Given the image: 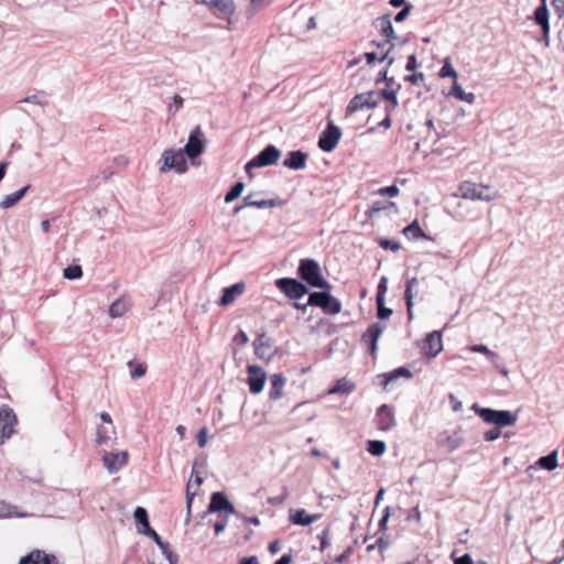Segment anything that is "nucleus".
<instances>
[{"mask_svg":"<svg viewBox=\"0 0 564 564\" xmlns=\"http://www.w3.org/2000/svg\"><path fill=\"white\" fill-rule=\"evenodd\" d=\"M158 547L170 564H176L178 562V555L172 551L169 542L163 541L162 543H159Z\"/></svg>","mask_w":564,"mask_h":564,"instance_id":"58836bf2","label":"nucleus"},{"mask_svg":"<svg viewBox=\"0 0 564 564\" xmlns=\"http://www.w3.org/2000/svg\"><path fill=\"white\" fill-rule=\"evenodd\" d=\"M387 284H388L387 276H382L380 279V282H379V285H378V291H377V296H376V301L377 302L384 301V296H386V293H387V290H388Z\"/></svg>","mask_w":564,"mask_h":564,"instance_id":"864d4df0","label":"nucleus"},{"mask_svg":"<svg viewBox=\"0 0 564 564\" xmlns=\"http://www.w3.org/2000/svg\"><path fill=\"white\" fill-rule=\"evenodd\" d=\"M403 234L412 239L427 238L424 231L421 229L419 221L414 220L412 224L403 229Z\"/></svg>","mask_w":564,"mask_h":564,"instance_id":"c9c22d12","label":"nucleus"},{"mask_svg":"<svg viewBox=\"0 0 564 564\" xmlns=\"http://www.w3.org/2000/svg\"><path fill=\"white\" fill-rule=\"evenodd\" d=\"M380 195L397 196L399 194V187L395 185L382 187L378 191Z\"/></svg>","mask_w":564,"mask_h":564,"instance_id":"69168bd1","label":"nucleus"},{"mask_svg":"<svg viewBox=\"0 0 564 564\" xmlns=\"http://www.w3.org/2000/svg\"><path fill=\"white\" fill-rule=\"evenodd\" d=\"M129 308V305L123 300L115 301L109 307V315L111 317H121Z\"/></svg>","mask_w":564,"mask_h":564,"instance_id":"4c0bfd02","label":"nucleus"},{"mask_svg":"<svg viewBox=\"0 0 564 564\" xmlns=\"http://www.w3.org/2000/svg\"><path fill=\"white\" fill-rule=\"evenodd\" d=\"M378 318L386 319L392 314V310L384 306V301L377 302Z\"/></svg>","mask_w":564,"mask_h":564,"instance_id":"13d9d810","label":"nucleus"},{"mask_svg":"<svg viewBox=\"0 0 564 564\" xmlns=\"http://www.w3.org/2000/svg\"><path fill=\"white\" fill-rule=\"evenodd\" d=\"M299 274L308 285L313 288L329 290L332 286L322 276L321 265L314 259H303L299 265Z\"/></svg>","mask_w":564,"mask_h":564,"instance_id":"f257e3e1","label":"nucleus"},{"mask_svg":"<svg viewBox=\"0 0 564 564\" xmlns=\"http://www.w3.org/2000/svg\"><path fill=\"white\" fill-rule=\"evenodd\" d=\"M307 154L301 150L291 151L283 161V165L291 170H303L306 166Z\"/></svg>","mask_w":564,"mask_h":564,"instance_id":"6ab92c4d","label":"nucleus"},{"mask_svg":"<svg viewBox=\"0 0 564 564\" xmlns=\"http://www.w3.org/2000/svg\"><path fill=\"white\" fill-rule=\"evenodd\" d=\"M386 329V325L381 323L371 324L362 335V340L370 346V351L375 355L377 343Z\"/></svg>","mask_w":564,"mask_h":564,"instance_id":"f3484780","label":"nucleus"},{"mask_svg":"<svg viewBox=\"0 0 564 564\" xmlns=\"http://www.w3.org/2000/svg\"><path fill=\"white\" fill-rule=\"evenodd\" d=\"M128 462V452H109L102 456L104 467L109 474L118 473Z\"/></svg>","mask_w":564,"mask_h":564,"instance_id":"f8f14e48","label":"nucleus"},{"mask_svg":"<svg viewBox=\"0 0 564 564\" xmlns=\"http://www.w3.org/2000/svg\"><path fill=\"white\" fill-rule=\"evenodd\" d=\"M464 442V437L462 435L460 430L455 431L453 434L447 435L437 441V445L440 447H446L448 452H454L458 449Z\"/></svg>","mask_w":564,"mask_h":564,"instance_id":"b1692460","label":"nucleus"},{"mask_svg":"<svg viewBox=\"0 0 564 564\" xmlns=\"http://www.w3.org/2000/svg\"><path fill=\"white\" fill-rule=\"evenodd\" d=\"M440 77H442V78L452 77V78H454V80L457 79V72L452 66L449 57L444 58L443 66L440 70Z\"/></svg>","mask_w":564,"mask_h":564,"instance_id":"79ce46f5","label":"nucleus"},{"mask_svg":"<svg viewBox=\"0 0 564 564\" xmlns=\"http://www.w3.org/2000/svg\"><path fill=\"white\" fill-rule=\"evenodd\" d=\"M449 96H453L460 101L468 102L473 105L476 100V96L473 93H465V90L462 88V86L457 83V80H454L453 87L448 94Z\"/></svg>","mask_w":564,"mask_h":564,"instance_id":"7c9ffc66","label":"nucleus"},{"mask_svg":"<svg viewBox=\"0 0 564 564\" xmlns=\"http://www.w3.org/2000/svg\"><path fill=\"white\" fill-rule=\"evenodd\" d=\"M380 101V94L377 90L356 95L346 108L347 115L354 113L366 108H373Z\"/></svg>","mask_w":564,"mask_h":564,"instance_id":"39448f33","label":"nucleus"},{"mask_svg":"<svg viewBox=\"0 0 564 564\" xmlns=\"http://www.w3.org/2000/svg\"><path fill=\"white\" fill-rule=\"evenodd\" d=\"M83 275V269L78 264L68 265L63 270V276L67 280H77Z\"/></svg>","mask_w":564,"mask_h":564,"instance_id":"37998d69","label":"nucleus"},{"mask_svg":"<svg viewBox=\"0 0 564 564\" xmlns=\"http://www.w3.org/2000/svg\"><path fill=\"white\" fill-rule=\"evenodd\" d=\"M133 517L138 525V532L141 534L145 531V528H152L149 521V513L145 508L137 507L133 511Z\"/></svg>","mask_w":564,"mask_h":564,"instance_id":"2f4dec72","label":"nucleus"},{"mask_svg":"<svg viewBox=\"0 0 564 564\" xmlns=\"http://www.w3.org/2000/svg\"><path fill=\"white\" fill-rule=\"evenodd\" d=\"M116 441L117 436L115 431L109 433L105 425H98L96 432V444L98 446L113 447Z\"/></svg>","mask_w":564,"mask_h":564,"instance_id":"bb28decb","label":"nucleus"},{"mask_svg":"<svg viewBox=\"0 0 564 564\" xmlns=\"http://www.w3.org/2000/svg\"><path fill=\"white\" fill-rule=\"evenodd\" d=\"M321 518V514H310L305 509H290L289 520L301 527H307Z\"/></svg>","mask_w":564,"mask_h":564,"instance_id":"a211bd4d","label":"nucleus"},{"mask_svg":"<svg viewBox=\"0 0 564 564\" xmlns=\"http://www.w3.org/2000/svg\"><path fill=\"white\" fill-rule=\"evenodd\" d=\"M352 553V547L351 546H347L341 554H339L338 556L335 557L334 562L336 564H341L344 563L345 561H347L349 558V556L351 555Z\"/></svg>","mask_w":564,"mask_h":564,"instance_id":"0e129e2a","label":"nucleus"},{"mask_svg":"<svg viewBox=\"0 0 564 564\" xmlns=\"http://www.w3.org/2000/svg\"><path fill=\"white\" fill-rule=\"evenodd\" d=\"M259 193H250L243 198V206L256 208H274L282 205L279 199H256Z\"/></svg>","mask_w":564,"mask_h":564,"instance_id":"4be33fe9","label":"nucleus"},{"mask_svg":"<svg viewBox=\"0 0 564 564\" xmlns=\"http://www.w3.org/2000/svg\"><path fill=\"white\" fill-rule=\"evenodd\" d=\"M29 188L30 185H26L14 193L3 196L2 200L0 202V208L7 209L18 204L24 197Z\"/></svg>","mask_w":564,"mask_h":564,"instance_id":"c85d7f7f","label":"nucleus"},{"mask_svg":"<svg viewBox=\"0 0 564 564\" xmlns=\"http://www.w3.org/2000/svg\"><path fill=\"white\" fill-rule=\"evenodd\" d=\"M473 558L470 554L465 553L459 557L454 558V564H473Z\"/></svg>","mask_w":564,"mask_h":564,"instance_id":"774afa93","label":"nucleus"},{"mask_svg":"<svg viewBox=\"0 0 564 564\" xmlns=\"http://www.w3.org/2000/svg\"><path fill=\"white\" fill-rule=\"evenodd\" d=\"M182 150L191 160L196 159L204 152L205 142L203 140V132L199 127H196L191 131L188 140Z\"/></svg>","mask_w":564,"mask_h":564,"instance_id":"9d476101","label":"nucleus"},{"mask_svg":"<svg viewBox=\"0 0 564 564\" xmlns=\"http://www.w3.org/2000/svg\"><path fill=\"white\" fill-rule=\"evenodd\" d=\"M269 397L272 400H278L283 395V389L286 383V378L281 373H274L271 376Z\"/></svg>","mask_w":564,"mask_h":564,"instance_id":"393cba45","label":"nucleus"},{"mask_svg":"<svg viewBox=\"0 0 564 564\" xmlns=\"http://www.w3.org/2000/svg\"><path fill=\"white\" fill-rule=\"evenodd\" d=\"M470 351L473 352H479V354H484L485 356H487L489 359H491L492 361L495 359H498V354L494 352L492 350H490L486 345H482V344H479V345H473L470 347Z\"/></svg>","mask_w":564,"mask_h":564,"instance_id":"de8ad7c7","label":"nucleus"},{"mask_svg":"<svg viewBox=\"0 0 564 564\" xmlns=\"http://www.w3.org/2000/svg\"><path fill=\"white\" fill-rule=\"evenodd\" d=\"M389 517H390V507H386L383 509V514L378 522V527H379L380 531H386L388 529L387 524H388Z\"/></svg>","mask_w":564,"mask_h":564,"instance_id":"e2e57ef3","label":"nucleus"},{"mask_svg":"<svg viewBox=\"0 0 564 564\" xmlns=\"http://www.w3.org/2000/svg\"><path fill=\"white\" fill-rule=\"evenodd\" d=\"M376 26L379 28L380 33L387 39L383 44H378V47H382L386 43H390L397 39L395 31L390 20L389 14H384L377 19Z\"/></svg>","mask_w":564,"mask_h":564,"instance_id":"aec40b11","label":"nucleus"},{"mask_svg":"<svg viewBox=\"0 0 564 564\" xmlns=\"http://www.w3.org/2000/svg\"><path fill=\"white\" fill-rule=\"evenodd\" d=\"M175 165L174 149L164 150L160 160V172L165 173L170 170H174Z\"/></svg>","mask_w":564,"mask_h":564,"instance_id":"72a5a7b5","label":"nucleus"},{"mask_svg":"<svg viewBox=\"0 0 564 564\" xmlns=\"http://www.w3.org/2000/svg\"><path fill=\"white\" fill-rule=\"evenodd\" d=\"M443 350L442 333L433 330L424 339L423 351L427 357L435 358Z\"/></svg>","mask_w":564,"mask_h":564,"instance_id":"2eb2a0df","label":"nucleus"},{"mask_svg":"<svg viewBox=\"0 0 564 564\" xmlns=\"http://www.w3.org/2000/svg\"><path fill=\"white\" fill-rule=\"evenodd\" d=\"M19 564H58V560L54 554L46 553L43 550H33L22 556Z\"/></svg>","mask_w":564,"mask_h":564,"instance_id":"4468645a","label":"nucleus"},{"mask_svg":"<svg viewBox=\"0 0 564 564\" xmlns=\"http://www.w3.org/2000/svg\"><path fill=\"white\" fill-rule=\"evenodd\" d=\"M245 184L242 182H237L229 192L225 195V202L231 203L237 199L243 192Z\"/></svg>","mask_w":564,"mask_h":564,"instance_id":"c03bdc74","label":"nucleus"},{"mask_svg":"<svg viewBox=\"0 0 564 564\" xmlns=\"http://www.w3.org/2000/svg\"><path fill=\"white\" fill-rule=\"evenodd\" d=\"M534 20H535V23L542 28V31L545 34L550 33L549 10H547V6H546V0H541V6H539L535 9Z\"/></svg>","mask_w":564,"mask_h":564,"instance_id":"a878e982","label":"nucleus"},{"mask_svg":"<svg viewBox=\"0 0 564 564\" xmlns=\"http://www.w3.org/2000/svg\"><path fill=\"white\" fill-rule=\"evenodd\" d=\"M536 465L540 468L545 469L547 471L554 470L557 467V465H558V463H557V449L552 451L547 455L541 456L536 460Z\"/></svg>","mask_w":564,"mask_h":564,"instance_id":"c756f323","label":"nucleus"},{"mask_svg":"<svg viewBox=\"0 0 564 564\" xmlns=\"http://www.w3.org/2000/svg\"><path fill=\"white\" fill-rule=\"evenodd\" d=\"M329 528L323 529V531L317 535L321 541L319 550L324 551L329 546Z\"/></svg>","mask_w":564,"mask_h":564,"instance_id":"6e6d98bb","label":"nucleus"},{"mask_svg":"<svg viewBox=\"0 0 564 564\" xmlns=\"http://www.w3.org/2000/svg\"><path fill=\"white\" fill-rule=\"evenodd\" d=\"M473 409L486 423H516L518 420L523 419L521 416V408L514 411H498L489 408H478V405L475 403Z\"/></svg>","mask_w":564,"mask_h":564,"instance_id":"7ed1b4c3","label":"nucleus"},{"mask_svg":"<svg viewBox=\"0 0 564 564\" xmlns=\"http://www.w3.org/2000/svg\"><path fill=\"white\" fill-rule=\"evenodd\" d=\"M0 423H17L14 411L6 404L0 406Z\"/></svg>","mask_w":564,"mask_h":564,"instance_id":"a19ab883","label":"nucleus"},{"mask_svg":"<svg viewBox=\"0 0 564 564\" xmlns=\"http://www.w3.org/2000/svg\"><path fill=\"white\" fill-rule=\"evenodd\" d=\"M245 291V284L242 282L235 283L224 289L223 296L219 300V304L227 306L235 302V300L241 295Z\"/></svg>","mask_w":564,"mask_h":564,"instance_id":"5701e85b","label":"nucleus"},{"mask_svg":"<svg viewBox=\"0 0 564 564\" xmlns=\"http://www.w3.org/2000/svg\"><path fill=\"white\" fill-rule=\"evenodd\" d=\"M248 370V384L249 390L252 393H260L263 390L265 380H267V373L265 371L256 365H250L247 368Z\"/></svg>","mask_w":564,"mask_h":564,"instance_id":"ddd939ff","label":"nucleus"},{"mask_svg":"<svg viewBox=\"0 0 564 564\" xmlns=\"http://www.w3.org/2000/svg\"><path fill=\"white\" fill-rule=\"evenodd\" d=\"M417 285H419L417 278H412L406 281L404 299H405L406 308H408L410 318H412V306H413V296H414L413 289L417 288Z\"/></svg>","mask_w":564,"mask_h":564,"instance_id":"473e14b6","label":"nucleus"},{"mask_svg":"<svg viewBox=\"0 0 564 564\" xmlns=\"http://www.w3.org/2000/svg\"><path fill=\"white\" fill-rule=\"evenodd\" d=\"M378 93L380 94V100L384 99V100L391 101V105L388 106L387 108L394 109L398 106V98H397L395 89H391V90L382 89V90H379Z\"/></svg>","mask_w":564,"mask_h":564,"instance_id":"49530a36","label":"nucleus"},{"mask_svg":"<svg viewBox=\"0 0 564 564\" xmlns=\"http://www.w3.org/2000/svg\"><path fill=\"white\" fill-rule=\"evenodd\" d=\"M253 346L256 355L261 359H270L273 354L271 340L264 334L259 335L254 339Z\"/></svg>","mask_w":564,"mask_h":564,"instance_id":"412c9836","label":"nucleus"},{"mask_svg":"<svg viewBox=\"0 0 564 564\" xmlns=\"http://www.w3.org/2000/svg\"><path fill=\"white\" fill-rule=\"evenodd\" d=\"M199 3L205 4L210 10H215V14L218 18H228L235 12L232 0H202Z\"/></svg>","mask_w":564,"mask_h":564,"instance_id":"dca6fc26","label":"nucleus"},{"mask_svg":"<svg viewBox=\"0 0 564 564\" xmlns=\"http://www.w3.org/2000/svg\"><path fill=\"white\" fill-rule=\"evenodd\" d=\"M307 305L318 306L327 314H338L341 310V303L328 292L311 293Z\"/></svg>","mask_w":564,"mask_h":564,"instance_id":"20e7f679","label":"nucleus"},{"mask_svg":"<svg viewBox=\"0 0 564 564\" xmlns=\"http://www.w3.org/2000/svg\"><path fill=\"white\" fill-rule=\"evenodd\" d=\"M195 496H196V491H192V484L189 480L186 485V509H187L186 521L189 520L191 507H192V502H193Z\"/></svg>","mask_w":564,"mask_h":564,"instance_id":"3c124183","label":"nucleus"},{"mask_svg":"<svg viewBox=\"0 0 564 564\" xmlns=\"http://www.w3.org/2000/svg\"><path fill=\"white\" fill-rule=\"evenodd\" d=\"M341 137L340 129L334 123L329 122L326 129L321 133L318 139V147L325 152H332L338 144Z\"/></svg>","mask_w":564,"mask_h":564,"instance_id":"1a4fd4ad","label":"nucleus"},{"mask_svg":"<svg viewBox=\"0 0 564 564\" xmlns=\"http://www.w3.org/2000/svg\"><path fill=\"white\" fill-rule=\"evenodd\" d=\"M506 425H495L494 429L487 431L484 435L487 442H492L502 435L501 429Z\"/></svg>","mask_w":564,"mask_h":564,"instance_id":"8fccbe9b","label":"nucleus"},{"mask_svg":"<svg viewBox=\"0 0 564 564\" xmlns=\"http://www.w3.org/2000/svg\"><path fill=\"white\" fill-rule=\"evenodd\" d=\"M366 449L375 457H380L386 453L387 445L383 441L370 440L367 442Z\"/></svg>","mask_w":564,"mask_h":564,"instance_id":"f704fd0d","label":"nucleus"},{"mask_svg":"<svg viewBox=\"0 0 564 564\" xmlns=\"http://www.w3.org/2000/svg\"><path fill=\"white\" fill-rule=\"evenodd\" d=\"M281 156V151L275 145H267L258 155L248 162L249 169L273 165Z\"/></svg>","mask_w":564,"mask_h":564,"instance_id":"0eeeda50","label":"nucleus"},{"mask_svg":"<svg viewBox=\"0 0 564 564\" xmlns=\"http://www.w3.org/2000/svg\"><path fill=\"white\" fill-rule=\"evenodd\" d=\"M355 383L344 377L338 379L334 387H332L327 393L344 397L350 394L355 390Z\"/></svg>","mask_w":564,"mask_h":564,"instance_id":"cd10ccee","label":"nucleus"},{"mask_svg":"<svg viewBox=\"0 0 564 564\" xmlns=\"http://www.w3.org/2000/svg\"><path fill=\"white\" fill-rule=\"evenodd\" d=\"M460 196L471 200L491 202L498 198V191L492 186L465 181L459 186Z\"/></svg>","mask_w":564,"mask_h":564,"instance_id":"f03ea898","label":"nucleus"},{"mask_svg":"<svg viewBox=\"0 0 564 564\" xmlns=\"http://www.w3.org/2000/svg\"><path fill=\"white\" fill-rule=\"evenodd\" d=\"M147 372V368L144 365L142 364H137L133 368V370L131 371L130 376H131V379L133 380H137V379H140L142 378Z\"/></svg>","mask_w":564,"mask_h":564,"instance_id":"bf43d9fd","label":"nucleus"},{"mask_svg":"<svg viewBox=\"0 0 564 564\" xmlns=\"http://www.w3.org/2000/svg\"><path fill=\"white\" fill-rule=\"evenodd\" d=\"M378 415L380 417V423H387L388 420L392 419L391 409L388 405H382L379 409V414Z\"/></svg>","mask_w":564,"mask_h":564,"instance_id":"052dcab7","label":"nucleus"},{"mask_svg":"<svg viewBox=\"0 0 564 564\" xmlns=\"http://www.w3.org/2000/svg\"><path fill=\"white\" fill-rule=\"evenodd\" d=\"M185 155L186 154L182 149L174 150V158H175V164H176L174 166V170L178 174H184L188 169Z\"/></svg>","mask_w":564,"mask_h":564,"instance_id":"e433bc0d","label":"nucleus"},{"mask_svg":"<svg viewBox=\"0 0 564 564\" xmlns=\"http://www.w3.org/2000/svg\"><path fill=\"white\" fill-rule=\"evenodd\" d=\"M412 377L411 371L405 367H400L390 372L382 373L378 376L379 384L383 387L384 390L390 391L393 390L398 386V381L400 379H410Z\"/></svg>","mask_w":564,"mask_h":564,"instance_id":"9b49d317","label":"nucleus"},{"mask_svg":"<svg viewBox=\"0 0 564 564\" xmlns=\"http://www.w3.org/2000/svg\"><path fill=\"white\" fill-rule=\"evenodd\" d=\"M206 513H225V516H228L236 514L237 511L224 491H215L210 496Z\"/></svg>","mask_w":564,"mask_h":564,"instance_id":"423d86ee","label":"nucleus"},{"mask_svg":"<svg viewBox=\"0 0 564 564\" xmlns=\"http://www.w3.org/2000/svg\"><path fill=\"white\" fill-rule=\"evenodd\" d=\"M275 284L290 299H301L307 293V288L296 279L281 278Z\"/></svg>","mask_w":564,"mask_h":564,"instance_id":"6e6552de","label":"nucleus"},{"mask_svg":"<svg viewBox=\"0 0 564 564\" xmlns=\"http://www.w3.org/2000/svg\"><path fill=\"white\" fill-rule=\"evenodd\" d=\"M197 445L202 448L205 447L208 442V431L204 425L196 435Z\"/></svg>","mask_w":564,"mask_h":564,"instance_id":"5fc2aeb1","label":"nucleus"},{"mask_svg":"<svg viewBox=\"0 0 564 564\" xmlns=\"http://www.w3.org/2000/svg\"><path fill=\"white\" fill-rule=\"evenodd\" d=\"M410 12H411V6L408 4L395 14L394 21L398 23L404 21L409 17Z\"/></svg>","mask_w":564,"mask_h":564,"instance_id":"338daca9","label":"nucleus"},{"mask_svg":"<svg viewBox=\"0 0 564 564\" xmlns=\"http://www.w3.org/2000/svg\"><path fill=\"white\" fill-rule=\"evenodd\" d=\"M379 246L386 250L390 249L392 251H398L401 248V245L399 242L389 239H380Z\"/></svg>","mask_w":564,"mask_h":564,"instance_id":"4d7b16f0","label":"nucleus"},{"mask_svg":"<svg viewBox=\"0 0 564 564\" xmlns=\"http://www.w3.org/2000/svg\"><path fill=\"white\" fill-rule=\"evenodd\" d=\"M207 468V459L206 457H196L193 463L192 474H202L205 473Z\"/></svg>","mask_w":564,"mask_h":564,"instance_id":"09e8293b","label":"nucleus"},{"mask_svg":"<svg viewBox=\"0 0 564 564\" xmlns=\"http://www.w3.org/2000/svg\"><path fill=\"white\" fill-rule=\"evenodd\" d=\"M141 534L150 538L153 540V542L159 545V543H162L163 540L162 538L158 534V532L153 529V528H145V531L142 532Z\"/></svg>","mask_w":564,"mask_h":564,"instance_id":"680f3d73","label":"nucleus"},{"mask_svg":"<svg viewBox=\"0 0 564 564\" xmlns=\"http://www.w3.org/2000/svg\"><path fill=\"white\" fill-rule=\"evenodd\" d=\"M24 517V513L17 512V507L0 500V518Z\"/></svg>","mask_w":564,"mask_h":564,"instance_id":"ea45409f","label":"nucleus"},{"mask_svg":"<svg viewBox=\"0 0 564 564\" xmlns=\"http://www.w3.org/2000/svg\"><path fill=\"white\" fill-rule=\"evenodd\" d=\"M390 207H394V203L386 202V200L384 202H375L371 205V207L368 209L367 215H368V217H375L380 212H382L387 208H390Z\"/></svg>","mask_w":564,"mask_h":564,"instance_id":"a18cd8bd","label":"nucleus"},{"mask_svg":"<svg viewBox=\"0 0 564 564\" xmlns=\"http://www.w3.org/2000/svg\"><path fill=\"white\" fill-rule=\"evenodd\" d=\"M15 425H0V444H3L6 440L10 438L14 433Z\"/></svg>","mask_w":564,"mask_h":564,"instance_id":"603ef678","label":"nucleus"}]
</instances>
